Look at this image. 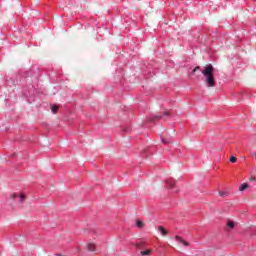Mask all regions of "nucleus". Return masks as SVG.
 Masks as SVG:
<instances>
[{
	"instance_id": "obj_2",
	"label": "nucleus",
	"mask_w": 256,
	"mask_h": 256,
	"mask_svg": "<svg viewBox=\"0 0 256 256\" xmlns=\"http://www.w3.org/2000/svg\"><path fill=\"white\" fill-rule=\"evenodd\" d=\"M166 185H167L168 189H175V180L173 178H169L166 181Z\"/></svg>"
},
{
	"instance_id": "obj_14",
	"label": "nucleus",
	"mask_w": 256,
	"mask_h": 256,
	"mask_svg": "<svg viewBox=\"0 0 256 256\" xmlns=\"http://www.w3.org/2000/svg\"><path fill=\"white\" fill-rule=\"evenodd\" d=\"M163 116L162 115H155L153 116V118L151 119V121H155V119H162Z\"/></svg>"
},
{
	"instance_id": "obj_15",
	"label": "nucleus",
	"mask_w": 256,
	"mask_h": 256,
	"mask_svg": "<svg viewBox=\"0 0 256 256\" xmlns=\"http://www.w3.org/2000/svg\"><path fill=\"white\" fill-rule=\"evenodd\" d=\"M230 162H231V163H236V162H237V158H236L235 156H232V157L230 158Z\"/></svg>"
},
{
	"instance_id": "obj_9",
	"label": "nucleus",
	"mask_w": 256,
	"mask_h": 256,
	"mask_svg": "<svg viewBox=\"0 0 256 256\" xmlns=\"http://www.w3.org/2000/svg\"><path fill=\"white\" fill-rule=\"evenodd\" d=\"M227 227H228L229 229H235V222H233V221H228Z\"/></svg>"
},
{
	"instance_id": "obj_1",
	"label": "nucleus",
	"mask_w": 256,
	"mask_h": 256,
	"mask_svg": "<svg viewBox=\"0 0 256 256\" xmlns=\"http://www.w3.org/2000/svg\"><path fill=\"white\" fill-rule=\"evenodd\" d=\"M213 73H215V68H213V65L208 64L204 67V70H202V75L205 77V83L207 87H215V78H213Z\"/></svg>"
},
{
	"instance_id": "obj_7",
	"label": "nucleus",
	"mask_w": 256,
	"mask_h": 256,
	"mask_svg": "<svg viewBox=\"0 0 256 256\" xmlns=\"http://www.w3.org/2000/svg\"><path fill=\"white\" fill-rule=\"evenodd\" d=\"M136 247L138 249H143V247H145V242L144 241H140V242L136 243Z\"/></svg>"
},
{
	"instance_id": "obj_10",
	"label": "nucleus",
	"mask_w": 256,
	"mask_h": 256,
	"mask_svg": "<svg viewBox=\"0 0 256 256\" xmlns=\"http://www.w3.org/2000/svg\"><path fill=\"white\" fill-rule=\"evenodd\" d=\"M140 255L142 256H149L151 255V250H144L140 252Z\"/></svg>"
},
{
	"instance_id": "obj_19",
	"label": "nucleus",
	"mask_w": 256,
	"mask_h": 256,
	"mask_svg": "<svg viewBox=\"0 0 256 256\" xmlns=\"http://www.w3.org/2000/svg\"><path fill=\"white\" fill-rule=\"evenodd\" d=\"M197 69H199V67L194 68L192 73H195V71H197Z\"/></svg>"
},
{
	"instance_id": "obj_5",
	"label": "nucleus",
	"mask_w": 256,
	"mask_h": 256,
	"mask_svg": "<svg viewBox=\"0 0 256 256\" xmlns=\"http://www.w3.org/2000/svg\"><path fill=\"white\" fill-rule=\"evenodd\" d=\"M158 231H160L161 235L163 236L167 235V231L163 226H159Z\"/></svg>"
},
{
	"instance_id": "obj_12",
	"label": "nucleus",
	"mask_w": 256,
	"mask_h": 256,
	"mask_svg": "<svg viewBox=\"0 0 256 256\" xmlns=\"http://www.w3.org/2000/svg\"><path fill=\"white\" fill-rule=\"evenodd\" d=\"M59 111V106H52V113H57Z\"/></svg>"
},
{
	"instance_id": "obj_11",
	"label": "nucleus",
	"mask_w": 256,
	"mask_h": 256,
	"mask_svg": "<svg viewBox=\"0 0 256 256\" xmlns=\"http://www.w3.org/2000/svg\"><path fill=\"white\" fill-rule=\"evenodd\" d=\"M136 227H138V229H143V222L141 220H136Z\"/></svg>"
},
{
	"instance_id": "obj_18",
	"label": "nucleus",
	"mask_w": 256,
	"mask_h": 256,
	"mask_svg": "<svg viewBox=\"0 0 256 256\" xmlns=\"http://www.w3.org/2000/svg\"><path fill=\"white\" fill-rule=\"evenodd\" d=\"M250 181H256V178L254 176H251Z\"/></svg>"
},
{
	"instance_id": "obj_3",
	"label": "nucleus",
	"mask_w": 256,
	"mask_h": 256,
	"mask_svg": "<svg viewBox=\"0 0 256 256\" xmlns=\"http://www.w3.org/2000/svg\"><path fill=\"white\" fill-rule=\"evenodd\" d=\"M175 239H176V241H179V243L184 245V247H188L189 242L185 241L183 238H181V236L177 235V236H175Z\"/></svg>"
},
{
	"instance_id": "obj_13",
	"label": "nucleus",
	"mask_w": 256,
	"mask_h": 256,
	"mask_svg": "<svg viewBox=\"0 0 256 256\" xmlns=\"http://www.w3.org/2000/svg\"><path fill=\"white\" fill-rule=\"evenodd\" d=\"M19 201H20L21 203H23V202L25 201V195H24V194H20V195H19Z\"/></svg>"
},
{
	"instance_id": "obj_6",
	"label": "nucleus",
	"mask_w": 256,
	"mask_h": 256,
	"mask_svg": "<svg viewBox=\"0 0 256 256\" xmlns=\"http://www.w3.org/2000/svg\"><path fill=\"white\" fill-rule=\"evenodd\" d=\"M87 249H88V251H95V244L88 243L87 244Z\"/></svg>"
},
{
	"instance_id": "obj_21",
	"label": "nucleus",
	"mask_w": 256,
	"mask_h": 256,
	"mask_svg": "<svg viewBox=\"0 0 256 256\" xmlns=\"http://www.w3.org/2000/svg\"><path fill=\"white\" fill-rule=\"evenodd\" d=\"M57 256H61V254H57Z\"/></svg>"
},
{
	"instance_id": "obj_17",
	"label": "nucleus",
	"mask_w": 256,
	"mask_h": 256,
	"mask_svg": "<svg viewBox=\"0 0 256 256\" xmlns=\"http://www.w3.org/2000/svg\"><path fill=\"white\" fill-rule=\"evenodd\" d=\"M164 116H165V117H169V112L165 111V112H164Z\"/></svg>"
},
{
	"instance_id": "obj_16",
	"label": "nucleus",
	"mask_w": 256,
	"mask_h": 256,
	"mask_svg": "<svg viewBox=\"0 0 256 256\" xmlns=\"http://www.w3.org/2000/svg\"><path fill=\"white\" fill-rule=\"evenodd\" d=\"M161 142L162 143H169V141L165 140L163 137H161Z\"/></svg>"
},
{
	"instance_id": "obj_4",
	"label": "nucleus",
	"mask_w": 256,
	"mask_h": 256,
	"mask_svg": "<svg viewBox=\"0 0 256 256\" xmlns=\"http://www.w3.org/2000/svg\"><path fill=\"white\" fill-rule=\"evenodd\" d=\"M248 188H249V184L243 183L240 185L239 191H245V189H248Z\"/></svg>"
},
{
	"instance_id": "obj_8",
	"label": "nucleus",
	"mask_w": 256,
	"mask_h": 256,
	"mask_svg": "<svg viewBox=\"0 0 256 256\" xmlns=\"http://www.w3.org/2000/svg\"><path fill=\"white\" fill-rule=\"evenodd\" d=\"M218 193L220 197H229V192L227 191H219Z\"/></svg>"
},
{
	"instance_id": "obj_20",
	"label": "nucleus",
	"mask_w": 256,
	"mask_h": 256,
	"mask_svg": "<svg viewBox=\"0 0 256 256\" xmlns=\"http://www.w3.org/2000/svg\"><path fill=\"white\" fill-rule=\"evenodd\" d=\"M252 155H256V153L254 152Z\"/></svg>"
}]
</instances>
